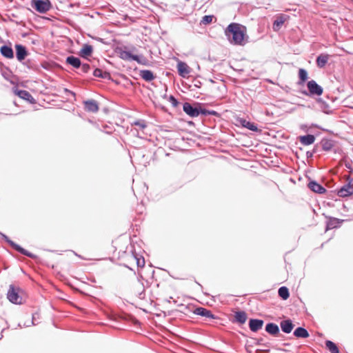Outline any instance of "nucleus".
<instances>
[{
	"label": "nucleus",
	"instance_id": "obj_29",
	"mask_svg": "<svg viewBox=\"0 0 353 353\" xmlns=\"http://www.w3.org/2000/svg\"><path fill=\"white\" fill-rule=\"evenodd\" d=\"M322 149L324 151H330L334 147L333 141L330 139H323L321 141Z\"/></svg>",
	"mask_w": 353,
	"mask_h": 353
},
{
	"label": "nucleus",
	"instance_id": "obj_41",
	"mask_svg": "<svg viewBox=\"0 0 353 353\" xmlns=\"http://www.w3.org/2000/svg\"><path fill=\"white\" fill-rule=\"evenodd\" d=\"M313 155H314V154L312 153V151H307L306 152V157H307V159L312 158Z\"/></svg>",
	"mask_w": 353,
	"mask_h": 353
},
{
	"label": "nucleus",
	"instance_id": "obj_24",
	"mask_svg": "<svg viewBox=\"0 0 353 353\" xmlns=\"http://www.w3.org/2000/svg\"><path fill=\"white\" fill-rule=\"evenodd\" d=\"M241 124L243 127L246 128L247 129L253 131V132H258L259 131L256 124H255L253 122H250L249 121H247L245 119H241Z\"/></svg>",
	"mask_w": 353,
	"mask_h": 353
},
{
	"label": "nucleus",
	"instance_id": "obj_20",
	"mask_svg": "<svg viewBox=\"0 0 353 353\" xmlns=\"http://www.w3.org/2000/svg\"><path fill=\"white\" fill-rule=\"evenodd\" d=\"M93 52V48L89 44H84L83 48L79 52V55L84 59H87L88 57L91 56Z\"/></svg>",
	"mask_w": 353,
	"mask_h": 353
},
{
	"label": "nucleus",
	"instance_id": "obj_6",
	"mask_svg": "<svg viewBox=\"0 0 353 353\" xmlns=\"http://www.w3.org/2000/svg\"><path fill=\"white\" fill-rule=\"evenodd\" d=\"M307 88L308 90V93H307L305 91L303 93L311 97L321 96L323 92V88L319 85L314 80H310L307 81Z\"/></svg>",
	"mask_w": 353,
	"mask_h": 353
},
{
	"label": "nucleus",
	"instance_id": "obj_13",
	"mask_svg": "<svg viewBox=\"0 0 353 353\" xmlns=\"http://www.w3.org/2000/svg\"><path fill=\"white\" fill-rule=\"evenodd\" d=\"M307 186L312 191L316 193L323 194L326 192V189L315 181H310Z\"/></svg>",
	"mask_w": 353,
	"mask_h": 353
},
{
	"label": "nucleus",
	"instance_id": "obj_34",
	"mask_svg": "<svg viewBox=\"0 0 353 353\" xmlns=\"http://www.w3.org/2000/svg\"><path fill=\"white\" fill-rule=\"evenodd\" d=\"M8 241L10 243V244L14 249H15L20 253H21L24 255H26V256H30V254L26 250H24L21 247H20L19 245L16 244L15 243H14L12 241H10V240H8Z\"/></svg>",
	"mask_w": 353,
	"mask_h": 353
},
{
	"label": "nucleus",
	"instance_id": "obj_33",
	"mask_svg": "<svg viewBox=\"0 0 353 353\" xmlns=\"http://www.w3.org/2000/svg\"><path fill=\"white\" fill-rule=\"evenodd\" d=\"M299 84H303L307 79V72L303 68L299 70Z\"/></svg>",
	"mask_w": 353,
	"mask_h": 353
},
{
	"label": "nucleus",
	"instance_id": "obj_2",
	"mask_svg": "<svg viewBox=\"0 0 353 353\" xmlns=\"http://www.w3.org/2000/svg\"><path fill=\"white\" fill-rule=\"evenodd\" d=\"M23 296L24 293L21 288L12 285H10L7 293V298L10 302L14 304H21L23 303Z\"/></svg>",
	"mask_w": 353,
	"mask_h": 353
},
{
	"label": "nucleus",
	"instance_id": "obj_32",
	"mask_svg": "<svg viewBox=\"0 0 353 353\" xmlns=\"http://www.w3.org/2000/svg\"><path fill=\"white\" fill-rule=\"evenodd\" d=\"M134 60L137 61L139 64L143 65H149V61L148 59L145 57L143 55H135Z\"/></svg>",
	"mask_w": 353,
	"mask_h": 353
},
{
	"label": "nucleus",
	"instance_id": "obj_43",
	"mask_svg": "<svg viewBox=\"0 0 353 353\" xmlns=\"http://www.w3.org/2000/svg\"><path fill=\"white\" fill-rule=\"evenodd\" d=\"M312 153H313V154H315V153H316V152H317V146H316V145H315V146L314 147V148H313V150H312Z\"/></svg>",
	"mask_w": 353,
	"mask_h": 353
},
{
	"label": "nucleus",
	"instance_id": "obj_22",
	"mask_svg": "<svg viewBox=\"0 0 353 353\" xmlns=\"http://www.w3.org/2000/svg\"><path fill=\"white\" fill-rule=\"evenodd\" d=\"M280 325L282 331L285 333H290L294 328V324L290 319L282 321Z\"/></svg>",
	"mask_w": 353,
	"mask_h": 353
},
{
	"label": "nucleus",
	"instance_id": "obj_7",
	"mask_svg": "<svg viewBox=\"0 0 353 353\" xmlns=\"http://www.w3.org/2000/svg\"><path fill=\"white\" fill-rule=\"evenodd\" d=\"M13 92L21 99H24L30 103H35V99L29 92L24 90H19L17 88H13Z\"/></svg>",
	"mask_w": 353,
	"mask_h": 353
},
{
	"label": "nucleus",
	"instance_id": "obj_40",
	"mask_svg": "<svg viewBox=\"0 0 353 353\" xmlns=\"http://www.w3.org/2000/svg\"><path fill=\"white\" fill-rule=\"evenodd\" d=\"M64 92H65V94H71V95H72V96H73V97H75V95H76V94H75V93H74V92H72V91H71V90H68V88H65V89H64Z\"/></svg>",
	"mask_w": 353,
	"mask_h": 353
},
{
	"label": "nucleus",
	"instance_id": "obj_14",
	"mask_svg": "<svg viewBox=\"0 0 353 353\" xmlns=\"http://www.w3.org/2000/svg\"><path fill=\"white\" fill-rule=\"evenodd\" d=\"M117 53L119 54V57L124 60V61H134L136 54H133L130 51H128L122 48H118Z\"/></svg>",
	"mask_w": 353,
	"mask_h": 353
},
{
	"label": "nucleus",
	"instance_id": "obj_11",
	"mask_svg": "<svg viewBox=\"0 0 353 353\" xmlns=\"http://www.w3.org/2000/svg\"><path fill=\"white\" fill-rule=\"evenodd\" d=\"M84 109L87 112L96 113L99 111V104L94 99H90L83 101Z\"/></svg>",
	"mask_w": 353,
	"mask_h": 353
},
{
	"label": "nucleus",
	"instance_id": "obj_47",
	"mask_svg": "<svg viewBox=\"0 0 353 353\" xmlns=\"http://www.w3.org/2000/svg\"><path fill=\"white\" fill-rule=\"evenodd\" d=\"M352 1H353V0H351Z\"/></svg>",
	"mask_w": 353,
	"mask_h": 353
},
{
	"label": "nucleus",
	"instance_id": "obj_1",
	"mask_svg": "<svg viewBox=\"0 0 353 353\" xmlns=\"http://www.w3.org/2000/svg\"><path fill=\"white\" fill-rule=\"evenodd\" d=\"M225 34L231 43L239 46L244 44L245 34L241 30V26L239 23H232L229 24L225 30Z\"/></svg>",
	"mask_w": 353,
	"mask_h": 353
},
{
	"label": "nucleus",
	"instance_id": "obj_21",
	"mask_svg": "<svg viewBox=\"0 0 353 353\" xmlns=\"http://www.w3.org/2000/svg\"><path fill=\"white\" fill-rule=\"evenodd\" d=\"M286 17L283 14H281L278 16L276 19L273 22L272 28L274 31H278L281 29V26L283 25Z\"/></svg>",
	"mask_w": 353,
	"mask_h": 353
},
{
	"label": "nucleus",
	"instance_id": "obj_4",
	"mask_svg": "<svg viewBox=\"0 0 353 353\" xmlns=\"http://www.w3.org/2000/svg\"><path fill=\"white\" fill-rule=\"evenodd\" d=\"M31 6L39 13H46L52 8L50 0H32Z\"/></svg>",
	"mask_w": 353,
	"mask_h": 353
},
{
	"label": "nucleus",
	"instance_id": "obj_15",
	"mask_svg": "<svg viewBox=\"0 0 353 353\" xmlns=\"http://www.w3.org/2000/svg\"><path fill=\"white\" fill-rule=\"evenodd\" d=\"M139 75L146 82H150L156 79L155 74L150 70H140Z\"/></svg>",
	"mask_w": 353,
	"mask_h": 353
},
{
	"label": "nucleus",
	"instance_id": "obj_5",
	"mask_svg": "<svg viewBox=\"0 0 353 353\" xmlns=\"http://www.w3.org/2000/svg\"><path fill=\"white\" fill-rule=\"evenodd\" d=\"M347 183L337 190V194L340 197H346L353 194V179L350 176H346Z\"/></svg>",
	"mask_w": 353,
	"mask_h": 353
},
{
	"label": "nucleus",
	"instance_id": "obj_3",
	"mask_svg": "<svg viewBox=\"0 0 353 353\" xmlns=\"http://www.w3.org/2000/svg\"><path fill=\"white\" fill-rule=\"evenodd\" d=\"M203 104L200 103H190L185 102L183 104V110L190 117L194 118L202 115Z\"/></svg>",
	"mask_w": 353,
	"mask_h": 353
},
{
	"label": "nucleus",
	"instance_id": "obj_12",
	"mask_svg": "<svg viewBox=\"0 0 353 353\" xmlns=\"http://www.w3.org/2000/svg\"><path fill=\"white\" fill-rule=\"evenodd\" d=\"M316 103L318 105V107L321 110L327 114H330L332 113V110L331 106L328 103H327L325 101H324L323 99L319 98L316 100Z\"/></svg>",
	"mask_w": 353,
	"mask_h": 353
},
{
	"label": "nucleus",
	"instance_id": "obj_18",
	"mask_svg": "<svg viewBox=\"0 0 353 353\" xmlns=\"http://www.w3.org/2000/svg\"><path fill=\"white\" fill-rule=\"evenodd\" d=\"M330 55L327 54H320L316 59V63L318 68H323L327 63Z\"/></svg>",
	"mask_w": 353,
	"mask_h": 353
},
{
	"label": "nucleus",
	"instance_id": "obj_19",
	"mask_svg": "<svg viewBox=\"0 0 353 353\" xmlns=\"http://www.w3.org/2000/svg\"><path fill=\"white\" fill-rule=\"evenodd\" d=\"M263 321L259 319H250L249 322L250 329L252 332H256L262 328Z\"/></svg>",
	"mask_w": 353,
	"mask_h": 353
},
{
	"label": "nucleus",
	"instance_id": "obj_35",
	"mask_svg": "<svg viewBox=\"0 0 353 353\" xmlns=\"http://www.w3.org/2000/svg\"><path fill=\"white\" fill-rule=\"evenodd\" d=\"M202 116H215V117H220V114L219 112H217L215 110H207L205 108H204L203 107V109H202Z\"/></svg>",
	"mask_w": 353,
	"mask_h": 353
},
{
	"label": "nucleus",
	"instance_id": "obj_42",
	"mask_svg": "<svg viewBox=\"0 0 353 353\" xmlns=\"http://www.w3.org/2000/svg\"><path fill=\"white\" fill-rule=\"evenodd\" d=\"M345 167L350 170H352V166H351V164L350 163H345Z\"/></svg>",
	"mask_w": 353,
	"mask_h": 353
},
{
	"label": "nucleus",
	"instance_id": "obj_25",
	"mask_svg": "<svg viewBox=\"0 0 353 353\" xmlns=\"http://www.w3.org/2000/svg\"><path fill=\"white\" fill-rule=\"evenodd\" d=\"M235 321L240 324L245 323L248 319L247 314L244 311H239L234 313Z\"/></svg>",
	"mask_w": 353,
	"mask_h": 353
},
{
	"label": "nucleus",
	"instance_id": "obj_26",
	"mask_svg": "<svg viewBox=\"0 0 353 353\" xmlns=\"http://www.w3.org/2000/svg\"><path fill=\"white\" fill-rule=\"evenodd\" d=\"M265 330L272 335H276L279 332V326L273 323H268L265 326Z\"/></svg>",
	"mask_w": 353,
	"mask_h": 353
},
{
	"label": "nucleus",
	"instance_id": "obj_9",
	"mask_svg": "<svg viewBox=\"0 0 353 353\" xmlns=\"http://www.w3.org/2000/svg\"><path fill=\"white\" fill-rule=\"evenodd\" d=\"M177 70L179 75L183 78L188 77L189 74L191 72L190 68L188 65L186 63L183 61L178 62Z\"/></svg>",
	"mask_w": 353,
	"mask_h": 353
},
{
	"label": "nucleus",
	"instance_id": "obj_37",
	"mask_svg": "<svg viewBox=\"0 0 353 353\" xmlns=\"http://www.w3.org/2000/svg\"><path fill=\"white\" fill-rule=\"evenodd\" d=\"M212 19H213V16L212 15H205L203 17V19L201 20V22L203 24H209V23H212Z\"/></svg>",
	"mask_w": 353,
	"mask_h": 353
},
{
	"label": "nucleus",
	"instance_id": "obj_16",
	"mask_svg": "<svg viewBox=\"0 0 353 353\" xmlns=\"http://www.w3.org/2000/svg\"><path fill=\"white\" fill-rule=\"evenodd\" d=\"M65 63L72 65L75 69H79L81 68V61L79 57L70 55L67 57Z\"/></svg>",
	"mask_w": 353,
	"mask_h": 353
},
{
	"label": "nucleus",
	"instance_id": "obj_23",
	"mask_svg": "<svg viewBox=\"0 0 353 353\" xmlns=\"http://www.w3.org/2000/svg\"><path fill=\"white\" fill-rule=\"evenodd\" d=\"M299 141L304 145H309L314 143L315 137L313 134H306L299 137Z\"/></svg>",
	"mask_w": 353,
	"mask_h": 353
},
{
	"label": "nucleus",
	"instance_id": "obj_28",
	"mask_svg": "<svg viewBox=\"0 0 353 353\" xmlns=\"http://www.w3.org/2000/svg\"><path fill=\"white\" fill-rule=\"evenodd\" d=\"M294 335L298 338H307L309 336L308 332L303 327H297L294 332Z\"/></svg>",
	"mask_w": 353,
	"mask_h": 353
},
{
	"label": "nucleus",
	"instance_id": "obj_44",
	"mask_svg": "<svg viewBox=\"0 0 353 353\" xmlns=\"http://www.w3.org/2000/svg\"><path fill=\"white\" fill-rule=\"evenodd\" d=\"M330 221H344V220L343 219H337V218H333Z\"/></svg>",
	"mask_w": 353,
	"mask_h": 353
},
{
	"label": "nucleus",
	"instance_id": "obj_45",
	"mask_svg": "<svg viewBox=\"0 0 353 353\" xmlns=\"http://www.w3.org/2000/svg\"><path fill=\"white\" fill-rule=\"evenodd\" d=\"M136 50V48L135 47H132V51H135Z\"/></svg>",
	"mask_w": 353,
	"mask_h": 353
},
{
	"label": "nucleus",
	"instance_id": "obj_31",
	"mask_svg": "<svg viewBox=\"0 0 353 353\" xmlns=\"http://www.w3.org/2000/svg\"><path fill=\"white\" fill-rule=\"evenodd\" d=\"M278 293L279 296L283 300H287L290 296L289 290L288 288L285 286L281 287L279 289Z\"/></svg>",
	"mask_w": 353,
	"mask_h": 353
},
{
	"label": "nucleus",
	"instance_id": "obj_17",
	"mask_svg": "<svg viewBox=\"0 0 353 353\" xmlns=\"http://www.w3.org/2000/svg\"><path fill=\"white\" fill-rule=\"evenodd\" d=\"M1 55L7 59L14 58V52L10 46L3 45L0 48Z\"/></svg>",
	"mask_w": 353,
	"mask_h": 353
},
{
	"label": "nucleus",
	"instance_id": "obj_36",
	"mask_svg": "<svg viewBox=\"0 0 353 353\" xmlns=\"http://www.w3.org/2000/svg\"><path fill=\"white\" fill-rule=\"evenodd\" d=\"M132 125L138 126L141 129H144L147 127L146 122L144 120H137L132 123Z\"/></svg>",
	"mask_w": 353,
	"mask_h": 353
},
{
	"label": "nucleus",
	"instance_id": "obj_46",
	"mask_svg": "<svg viewBox=\"0 0 353 353\" xmlns=\"http://www.w3.org/2000/svg\"><path fill=\"white\" fill-rule=\"evenodd\" d=\"M352 152H353V148H352Z\"/></svg>",
	"mask_w": 353,
	"mask_h": 353
},
{
	"label": "nucleus",
	"instance_id": "obj_30",
	"mask_svg": "<svg viewBox=\"0 0 353 353\" xmlns=\"http://www.w3.org/2000/svg\"><path fill=\"white\" fill-rule=\"evenodd\" d=\"M325 347L331 353H339L338 347L331 341H325Z\"/></svg>",
	"mask_w": 353,
	"mask_h": 353
},
{
	"label": "nucleus",
	"instance_id": "obj_8",
	"mask_svg": "<svg viewBox=\"0 0 353 353\" xmlns=\"http://www.w3.org/2000/svg\"><path fill=\"white\" fill-rule=\"evenodd\" d=\"M193 312L195 314L204 317L206 321L216 319V316L210 310L202 307H196Z\"/></svg>",
	"mask_w": 353,
	"mask_h": 353
},
{
	"label": "nucleus",
	"instance_id": "obj_39",
	"mask_svg": "<svg viewBox=\"0 0 353 353\" xmlns=\"http://www.w3.org/2000/svg\"><path fill=\"white\" fill-rule=\"evenodd\" d=\"M81 71L83 73H88L90 70V65L88 63H81Z\"/></svg>",
	"mask_w": 353,
	"mask_h": 353
},
{
	"label": "nucleus",
	"instance_id": "obj_10",
	"mask_svg": "<svg viewBox=\"0 0 353 353\" xmlns=\"http://www.w3.org/2000/svg\"><path fill=\"white\" fill-rule=\"evenodd\" d=\"M16 57L19 61H22L28 56V50L26 48L21 44H16Z\"/></svg>",
	"mask_w": 353,
	"mask_h": 353
},
{
	"label": "nucleus",
	"instance_id": "obj_38",
	"mask_svg": "<svg viewBox=\"0 0 353 353\" xmlns=\"http://www.w3.org/2000/svg\"><path fill=\"white\" fill-rule=\"evenodd\" d=\"M169 101L173 107H176L179 105L178 100L172 95L169 97Z\"/></svg>",
	"mask_w": 353,
	"mask_h": 353
},
{
	"label": "nucleus",
	"instance_id": "obj_27",
	"mask_svg": "<svg viewBox=\"0 0 353 353\" xmlns=\"http://www.w3.org/2000/svg\"><path fill=\"white\" fill-rule=\"evenodd\" d=\"M93 75L95 77L108 79L110 78V74L108 72L103 71L99 68H96L93 72Z\"/></svg>",
	"mask_w": 353,
	"mask_h": 353
}]
</instances>
